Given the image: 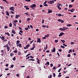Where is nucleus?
Returning <instances> with one entry per match:
<instances>
[{"mask_svg":"<svg viewBox=\"0 0 78 78\" xmlns=\"http://www.w3.org/2000/svg\"><path fill=\"white\" fill-rule=\"evenodd\" d=\"M67 56L68 57H70V54H68L67 55Z\"/></svg>","mask_w":78,"mask_h":78,"instance_id":"680f3d73","label":"nucleus"},{"mask_svg":"<svg viewBox=\"0 0 78 78\" xmlns=\"http://www.w3.org/2000/svg\"><path fill=\"white\" fill-rule=\"evenodd\" d=\"M47 1H45V2L43 3L44 4H46L47 3Z\"/></svg>","mask_w":78,"mask_h":78,"instance_id":"49530a36","label":"nucleus"},{"mask_svg":"<svg viewBox=\"0 0 78 78\" xmlns=\"http://www.w3.org/2000/svg\"><path fill=\"white\" fill-rule=\"evenodd\" d=\"M70 26H72V25L70 24H68L67 25V27H70Z\"/></svg>","mask_w":78,"mask_h":78,"instance_id":"79ce46f5","label":"nucleus"},{"mask_svg":"<svg viewBox=\"0 0 78 78\" xmlns=\"http://www.w3.org/2000/svg\"><path fill=\"white\" fill-rule=\"evenodd\" d=\"M27 21H29V20H31V19H30V18H29L28 19H27Z\"/></svg>","mask_w":78,"mask_h":78,"instance_id":"4be33fe9","label":"nucleus"},{"mask_svg":"<svg viewBox=\"0 0 78 78\" xmlns=\"http://www.w3.org/2000/svg\"><path fill=\"white\" fill-rule=\"evenodd\" d=\"M13 55H14V54L13 53H10V56H12Z\"/></svg>","mask_w":78,"mask_h":78,"instance_id":"f704fd0d","label":"nucleus"},{"mask_svg":"<svg viewBox=\"0 0 78 78\" xmlns=\"http://www.w3.org/2000/svg\"><path fill=\"white\" fill-rule=\"evenodd\" d=\"M20 16L19 15H16V19H19V17H20Z\"/></svg>","mask_w":78,"mask_h":78,"instance_id":"0eeeda50","label":"nucleus"},{"mask_svg":"<svg viewBox=\"0 0 78 78\" xmlns=\"http://www.w3.org/2000/svg\"><path fill=\"white\" fill-rule=\"evenodd\" d=\"M12 59H13V61H15V60H16V57H14V58H12Z\"/></svg>","mask_w":78,"mask_h":78,"instance_id":"72a5a7b5","label":"nucleus"},{"mask_svg":"<svg viewBox=\"0 0 78 78\" xmlns=\"http://www.w3.org/2000/svg\"><path fill=\"white\" fill-rule=\"evenodd\" d=\"M44 20H42V23H44Z\"/></svg>","mask_w":78,"mask_h":78,"instance_id":"69168bd1","label":"nucleus"},{"mask_svg":"<svg viewBox=\"0 0 78 78\" xmlns=\"http://www.w3.org/2000/svg\"><path fill=\"white\" fill-rule=\"evenodd\" d=\"M58 42V41L57 40H55V42Z\"/></svg>","mask_w":78,"mask_h":78,"instance_id":"774afa93","label":"nucleus"},{"mask_svg":"<svg viewBox=\"0 0 78 78\" xmlns=\"http://www.w3.org/2000/svg\"><path fill=\"white\" fill-rule=\"evenodd\" d=\"M55 50H56V49L55 48H53V50H51V52H52V53H54V52H55Z\"/></svg>","mask_w":78,"mask_h":78,"instance_id":"f03ea898","label":"nucleus"},{"mask_svg":"<svg viewBox=\"0 0 78 78\" xmlns=\"http://www.w3.org/2000/svg\"><path fill=\"white\" fill-rule=\"evenodd\" d=\"M61 48H65V47L62 45L61 46Z\"/></svg>","mask_w":78,"mask_h":78,"instance_id":"2f4dec72","label":"nucleus"},{"mask_svg":"<svg viewBox=\"0 0 78 78\" xmlns=\"http://www.w3.org/2000/svg\"><path fill=\"white\" fill-rule=\"evenodd\" d=\"M47 64L48 65H50V63H49V62H47Z\"/></svg>","mask_w":78,"mask_h":78,"instance_id":"603ef678","label":"nucleus"},{"mask_svg":"<svg viewBox=\"0 0 78 78\" xmlns=\"http://www.w3.org/2000/svg\"><path fill=\"white\" fill-rule=\"evenodd\" d=\"M34 41V40H33L32 41H31L30 42V44H32V43H33V42Z\"/></svg>","mask_w":78,"mask_h":78,"instance_id":"4c0bfd02","label":"nucleus"},{"mask_svg":"<svg viewBox=\"0 0 78 78\" xmlns=\"http://www.w3.org/2000/svg\"><path fill=\"white\" fill-rule=\"evenodd\" d=\"M50 2H51V5H52L53 4L52 3H55V2L53 1H50Z\"/></svg>","mask_w":78,"mask_h":78,"instance_id":"ddd939ff","label":"nucleus"},{"mask_svg":"<svg viewBox=\"0 0 78 78\" xmlns=\"http://www.w3.org/2000/svg\"><path fill=\"white\" fill-rule=\"evenodd\" d=\"M53 65L52 63L51 64V67H53Z\"/></svg>","mask_w":78,"mask_h":78,"instance_id":"0e129e2a","label":"nucleus"},{"mask_svg":"<svg viewBox=\"0 0 78 78\" xmlns=\"http://www.w3.org/2000/svg\"><path fill=\"white\" fill-rule=\"evenodd\" d=\"M59 30H60V31H63V28H59Z\"/></svg>","mask_w":78,"mask_h":78,"instance_id":"aec40b11","label":"nucleus"},{"mask_svg":"<svg viewBox=\"0 0 78 78\" xmlns=\"http://www.w3.org/2000/svg\"><path fill=\"white\" fill-rule=\"evenodd\" d=\"M43 5L44 6H48V5L46 4H44Z\"/></svg>","mask_w":78,"mask_h":78,"instance_id":"ea45409f","label":"nucleus"},{"mask_svg":"<svg viewBox=\"0 0 78 78\" xmlns=\"http://www.w3.org/2000/svg\"><path fill=\"white\" fill-rule=\"evenodd\" d=\"M20 42V41H16V44L17 45V44H19Z\"/></svg>","mask_w":78,"mask_h":78,"instance_id":"a878e982","label":"nucleus"},{"mask_svg":"<svg viewBox=\"0 0 78 78\" xmlns=\"http://www.w3.org/2000/svg\"><path fill=\"white\" fill-rule=\"evenodd\" d=\"M57 55H58V56L59 57L60 56V55H59V53L58 52H57Z\"/></svg>","mask_w":78,"mask_h":78,"instance_id":"6e6d98bb","label":"nucleus"},{"mask_svg":"<svg viewBox=\"0 0 78 78\" xmlns=\"http://www.w3.org/2000/svg\"><path fill=\"white\" fill-rule=\"evenodd\" d=\"M2 41H4V40L5 39V37H4V36H2Z\"/></svg>","mask_w":78,"mask_h":78,"instance_id":"412c9836","label":"nucleus"},{"mask_svg":"<svg viewBox=\"0 0 78 78\" xmlns=\"http://www.w3.org/2000/svg\"><path fill=\"white\" fill-rule=\"evenodd\" d=\"M5 28H6V29L8 28V27L6 26H5L4 27Z\"/></svg>","mask_w":78,"mask_h":78,"instance_id":"5fc2aeb1","label":"nucleus"},{"mask_svg":"<svg viewBox=\"0 0 78 78\" xmlns=\"http://www.w3.org/2000/svg\"><path fill=\"white\" fill-rule=\"evenodd\" d=\"M70 44H71V45H73L75 44V43L74 42H71L70 43Z\"/></svg>","mask_w":78,"mask_h":78,"instance_id":"6ab92c4d","label":"nucleus"},{"mask_svg":"<svg viewBox=\"0 0 78 78\" xmlns=\"http://www.w3.org/2000/svg\"><path fill=\"white\" fill-rule=\"evenodd\" d=\"M36 6V4H33L32 5L30 6V7L31 8H34V7H35Z\"/></svg>","mask_w":78,"mask_h":78,"instance_id":"7ed1b4c3","label":"nucleus"},{"mask_svg":"<svg viewBox=\"0 0 78 78\" xmlns=\"http://www.w3.org/2000/svg\"><path fill=\"white\" fill-rule=\"evenodd\" d=\"M64 33H63V32H62L60 33V34L59 35V37L62 36V35H64Z\"/></svg>","mask_w":78,"mask_h":78,"instance_id":"423d86ee","label":"nucleus"},{"mask_svg":"<svg viewBox=\"0 0 78 78\" xmlns=\"http://www.w3.org/2000/svg\"><path fill=\"white\" fill-rule=\"evenodd\" d=\"M53 76H54V77H55L56 76V74L55 73H53Z\"/></svg>","mask_w":78,"mask_h":78,"instance_id":"37998d69","label":"nucleus"},{"mask_svg":"<svg viewBox=\"0 0 78 78\" xmlns=\"http://www.w3.org/2000/svg\"><path fill=\"white\" fill-rule=\"evenodd\" d=\"M58 51H61H61H62V49H59L58 50Z\"/></svg>","mask_w":78,"mask_h":78,"instance_id":"bf43d9fd","label":"nucleus"},{"mask_svg":"<svg viewBox=\"0 0 78 78\" xmlns=\"http://www.w3.org/2000/svg\"><path fill=\"white\" fill-rule=\"evenodd\" d=\"M30 27L31 28H33V26H32V25H30Z\"/></svg>","mask_w":78,"mask_h":78,"instance_id":"13d9d810","label":"nucleus"},{"mask_svg":"<svg viewBox=\"0 0 78 78\" xmlns=\"http://www.w3.org/2000/svg\"><path fill=\"white\" fill-rule=\"evenodd\" d=\"M16 23H13V24L14 25V26L15 27H16Z\"/></svg>","mask_w":78,"mask_h":78,"instance_id":"c03bdc74","label":"nucleus"},{"mask_svg":"<svg viewBox=\"0 0 78 78\" xmlns=\"http://www.w3.org/2000/svg\"><path fill=\"white\" fill-rule=\"evenodd\" d=\"M61 41L63 42V44H64V42H65L66 41H65V40H61Z\"/></svg>","mask_w":78,"mask_h":78,"instance_id":"dca6fc26","label":"nucleus"},{"mask_svg":"<svg viewBox=\"0 0 78 78\" xmlns=\"http://www.w3.org/2000/svg\"><path fill=\"white\" fill-rule=\"evenodd\" d=\"M64 21L63 20H61V23H64Z\"/></svg>","mask_w":78,"mask_h":78,"instance_id":"864d4df0","label":"nucleus"},{"mask_svg":"<svg viewBox=\"0 0 78 78\" xmlns=\"http://www.w3.org/2000/svg\"><path fill=\"white\" fill-rule=\"evenodd\" d=\"M58 21V22H61V20H60V19H58L57 20Z\"/></svg>","mask_w":78,"mask_h":78,"instance_id":"4d7b16f0","label":"nucleus"},{"mask_svg":"<svg viewBox=\"0 0 78 78\" xmlns=\"http://www.w3.org/2000/svg\"><path fill=\"white\" fill-rule=\"evenodd\" d=\"M52 12V11L51 10H49L48 11V13H50V12Z\"/></svg>","mask_w":78,"mask_h":78,"instance_id":"58836bf2","label":"nucleus"},{"mask_svg":"<svg viewBox=\"0 0 78 78\" xmlns=\"http://www.w3.org/2000/svg\"><path fill=\"white\" fill-rule=\"evenodd\" d=\"M26 47L27 48H28V47H30V44H28L26 46Z\"/></svg>","mask_w":78,"mask_h":78,"instance_id":"b1692460","label":"nucleus"},{"mask_svg":"<svg viewBox=\"0 0 78 78\" xmlns=\"http://www.w3.org/2000/svg\"><path fill=\"white\" fill-rule=\"evenodd\" d=\"M14 67V65H12L10 67V68H12Z\"/></svg>","mask_w":78,"mask_h":78,"instance_id":"c85d7f7f","label":"nucleus"},{"mask_svg":"<svg viewBox=\"0 0 78 78\" xmlns=\"http://www.w3.org/2000/svg\"><path fill=\"white\" fill-rule=\"evenodd\" d=\"M30 58H32V59H33V58H34V57L32 56H30Z\"/></svg>","mask_w":78,"mask_h":78,"instance_id":"de8ad7c7","label":"nucleus"},{"mask_svg":"<svg viewBox=\"0 0 78 78\" xmlns=\"http://www.w3.org/2000/svg\"><path fill=\"white\" fill-rule=\"evenodd\" d=\"M14 23H16H16H17V22H18V21H17V20H14Z\"/></svg>","mask_w":78,"mask_h":78,"instance_id":"5701e85b","label":"nucleus"},{"mask_svg":"<svg viewBox=\"0 0 78 78\" xmlns=\"http://www.w3.org/2000/svg\"><path fill=\"white\" fill-rule=\"evenodd\" d=\"M14 53H17V50H16L15 51H14Z\"/></svg>","mask_w":78,"mask_h":78,"instance_id":"473e14b6","label":"nucleus"},{"mask_svg":"<svg viewBox=\"0 0 78 78\" xmlns=\"http://www.w3.org/2000/svg\"><path fill=\"white\" fill-rule=\"evenodd\" d=\"M19 28L20 30H22V28L19 27Z\"/></svg>","mask_w":78,"mask_h":78,"instance_id":"e2e57ef3","label":"nucleus"},{"mask_svg":"<svg viewBox=\"0 0 78 78\" xmlns=\"http://www.w3.org/2000/svg\"><path fill=\"white\" fill-rule=\"evenodd\" d=\"M71 51H72V50L71 49L69 50V53H70V52H71Z\"/></svg>","mask_w":78,"mask_h":78,"instance_id":"8fccbe9b","label":"nucleus"},{"mask_svg":"<svg viewBox=\"0 0 78 78\" xmlns=\"http://www.w3.org/2000/svg\"><path fill=\"white\" fill-rule=\"evenodd\" d=\"M29 9H30L28 7H26V9H27V10H28Z\"/></svg>","mask_w":78,"mask_h":78,"instance_id":"a18cd8bd","label":"nucleus"},{"mask_svg":"<svg viewBox=\"0 0 78 78\" xmlns=\"http://www.w3.org/2000/svg\"><path fill=\"white\" fill-rule=\"evenodd\" d=\"M7 48L8 50V51H9V49H10L9 47L8 46H7Z\"/></svg>","mask_w":78,"mask_h":78,"instance_id":"1a4fd4ad","label":"nucleus"},{"mask_svg":"<svg viewBox=\"0 0 78 78\" xmlns=\"http://www.w3.org/2000/svg\"><path fill=\"white\" fill-rule=\"evenodd\" d=\"M28 61H34V60L33 59H30L28 60Z\"/></svg>","mask_w":78,"mask_h":78,"instance_id":"bb28decb","label":"nucleus"},{"mask_svg":"<svg viewBox=\"0 0 78 78\" xmlns=\"http://www.w3.org/2000/svg\"><path fill=\"white\" fill-rule=\"evenodd\" d=\"M74 11H75V9H72L70 10V12H73Z\"/></svg>","mask_w":78,"mask_h":78,"instance_id":"9b49d317","label":"nucleus"},{"mask_svg":"<svg viewBox=\"0 0 78 78\" xmlns=\"http://www.w3.org/2000/svg\"><path fill=\"white\" fill-rule=\"evenodd\" d=\"M62 16V15L60 14H58V16H59V17H60V16Z\"/></svg>","mask_w":78,"mask_h":78,"instance_id":"a19ab883","label":"nucleus"},{"mask_svg":"<svg viewBox=\"0 0 78 78\" xmlns=\"http://www.w3.org/2000/svg\"><path fill=\"white\" fill-rule=\"evenodd\" d=\"M18 45L19 47H22V45L20 43H19L18 44Z\"/></svg>","mask_w":78,"mask_h":78,"instance_id":"2eb2a0df","label":"nucleus"},{"mask_svg":"<svg viewBox=\"0 0 78 78\" xmlns=\"http://www.w3.org/2000/svg\"><path fill=\"white\" fill-rule=\"evenodd\" d=\"M57 7L58 9L59 10H61V8L59 6L57 5Z\"/></svg>","mask_w":78,"mask_h":78,"instance_id":"f8f14e48","label":"nucleus"},{"mask_svg":"<svg viewBox=\"0 0 78 78\" xmlns=\"http://www.w3.org/2000/svg\"><path fill=\"white\" fill-rule=\"evenodd\" d=\"M37 42H39V43H41V41L40 38L37 39Z\"/></svg>","mask_w":78,"mask_h":78,"instance_id":"39448f33","label":"nucleus"},{"mask_svg":"<svg viewBox=\"0 0 78 78\" xmlns=\"http://www.w3.org/2000/svg\"><path fill=\"white\" fill-rule=\"evenodd\" d=\"M5 34H7V35H8L9 36H10V34H9V33H5Z\"/></svg>","mask_w":78,"mask_h":78,"instance_id":"9d476101","label":"nucleus"},{"mask_svg":"<svg viewBox=\"0 0 78 78\" xmlns=\"http://www.w3.org/2000/svg\"><path fill=\"white\" fill-rule=\"evenodd\" d=\"M6 15H7V16H9V14L8 12H6Z\"/></svg>","mask_w":78,"mask_h":78,"instance_id":"f3484780","label":"nucleus"},{"mask_svg":"<svg viewBox=\"0 0 78 78\" xmlns=\"http://www.w3.org/2000/svg\"><path fill=\"white\" fill-rule=\"evenodd\" d=\"M72 64V63L69 64V65H68V66H71Z\"/></svg>","mask_w":78,"mask_h":78,"instance_id":"338daca9","label":"nucleus"},{"mask_svg":"<svg viewBox=\"0 0 78 78\" xmlns=\"http://www.w3.org/2000/svg\"><path fill=\"white\" fill-rule=\"evenodd\" d=\"M28 14V12H26V13H25V14L27 15V16H30V15Z\"/></svg>","mask_w":78,"mask_h":78,"instance_id":"cd10ccee","label":"nucleus"},{"mask_svg":"<svg viewBox=\"0 0 78 78\" xmlns=\"http://www.w3.org/2000/svg\"><path fill=\"white\" fill-rule=\"evenodd\" d=\"M49 34H48L46 35L45 36V37H49Z\"/></svg>","mask_w":78,"mask_h":78,"instance_id":"4468645a","label":"nucleus"},{"mask_svg":"<svg viewBox=\"0 0 78 78\" xmlns=\"http://www.w3.org/2000/svg\"><path fill=\"white\" fill-rule=\"evenodd\" d=\"M33 47H34V48H35V47H36V46H35V44H33Z\"/></svg>","mask_w":78,"mask_h":78,"instance_id":"09e8293b","label":"nucleus"},{"mask_svg":"<svg viewBox=\"0 0 78 78\" xmlns=\"http://www.w3.org/2000/svg\"><path fill=\"white\" fill-rule=\"evenodd\" d=\"M72 6H73L72 5H69V8H72Z\"/></svg>","mask_w":78,"mask_h":78,"instance_id":"7c9ffc66","label":"nucleus"},{"mask_svg":"<svg viewBox=\"0 0 78 78\" xmlns=\"http://www.w3.org/2000/svg\"><path fill=\"white\" fill-rule=\"evenodd\" d=\"M34 48V47H33L32 48L30 49V50H33V49Z\"/></svg>","mask_w":78,"mask_h":78,"instance_id":"c9c22d12","label":"nucleus"},{"mask_svg":"<svg viewBox=\"0 0 78 78\" xmlns=\"http://www.w3.org/2000/svg\"><path fill=\"white\" fill-rule=\"evenodd\" d=\"M9 9L11 11H14V7H11L9 8Z\"/></svg>","mask_w":78,"mask_h":78,"instance_id":"f257e3e1","label":"nucleus"},{"mask_svg":"<svg viewBox=\"0 0 78 78\" xmlns=\"http://www.w3.org/2000/svg\"><path fill=\"white\" fill-rule=\"evenodd\" d=\"M9 27H12V24L10 23L9 24Z\"/></svg>","mask_w":78,"mask_h":78,"instance_id":"393cba45","label":"nucleus"},{"mask_svg":"<svg viewBox=\"0 0 78 78\" xmlns=\"http://www.w3.org/2000/svg\"><path fill=\"white\" fill-rule=\"evenodd\" d=\"M63 45H64V46H65V47H67V45L65 44L64 43L63 44Z\"/></svg>","mask_w":78,"mask_h":78,"instance_id":"e433bc0d","label":"nucleus"},{"mask_svg":"<svg viewBox=\"0 0 78 78\" xmlns=\"http://www.w3.org/2000/svg\"><path fill=\"white\" fill-rule=\"evenodd\" d=\"M12 33H13V34H16V32H15V30H12Z\"/></svg>","mask_w":78,"mask_h":78,"instance_id":"6e6552de","label":"nucleus"},{"mask_svg":"<svg viewBox=\"0 0 78 78\" xmlns=\"http://www.w3.org/2000/svg\"><path fill=\"white\" fill-rule=\"evenodd\" d=\"M57 5H58L57 6H61V4L59 3H58L57 4Z\"/></svg>","mask_w":78,"mask_h":78,"instance_id":"a211bd4d","label":"nucleus"},{"mask_svg":"<svg viewBox=\"0 0 78 78\" xmlns=\"http://www.w3.org/2000/svg\"><path fill=\"white\" fill-rule=\"evenodd\" d=\"M37 62L38 64H39V63H40V60H38V61H37Z\"/></svg>","mask_w":78,"mask_h":78,"instance_id":"c756f323","label":"nucleus"},{"mask_svg":"<svg viewBox=\"0 0 78 78\" xmlns=\"http://www.w3.org/2000/svg\"><path fill=\"white\" fill-rule=\"evenodd\" d=\"M4 2H6V3H8V2H7V1L6 0H2Z\"/></svg>","mask_w":78,"mask_h":78,"instance_id":"3c124183","label":"nucleus"},{"mask_svg":"<svg viewBox=\"0 0 78 78\" xmlns=\"http://www.w3.org/2000/svg\"><path fill=\"white\" fill-rule=\"evenodd\" d=\"M63 31H65V30H69V28L67 27H63Z\"/></svg>","mask_w":78,"mask_h":78,"instance_id":"20e7f679","label":"nucleus"},{"mask_svg":"<svg viewBox=\"0 0 78 78\" xmlns=\"http://www.w3.org/2000/svg\"><path fill=\"white\" fill-rule=\"evenodd\" d=\"M52 78V75H51L50 76L49 78Z\"/></svg>","mask_w":78,"mask_h":78,"instance_id":"052dcab7","label":"nucleus"}]
</instances>
